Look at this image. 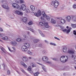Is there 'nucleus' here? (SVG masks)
<instances>
[{
    "label": "nucleus",
    "instance_id": "72a5a7b5",
    "mask_svg": "<svg viewBox=\"0 0 76 76\" xmlns=\"http://www.w3.org/2000/svg\"><path fill=\"white\" fill-rule=\"evenodd\" d=\"M71 26L73 28H76V24H72Z\"/></svg>",
    "mask_w": 76,
    "mask_h": 76
},
{
    "label": "nucleus",
    "instance_id": "58836bf2",
    "mask_svg": "<svg viewBox=\"0 0 76 76\" xmlns=\"http://www.w3.org/2000/svg\"><path fill=\"white\" fill-rule=\"evenodd\" d=\"M25 10L26 12L27 13H28L29 12V10L28 9H26Z\"/></svg>",
    "mask_w": 76,
    "mask_h": 76
},
{
    "label": "nucleus",
    "instance_id": "bb28decb",
    "mask_svg": "<svg viewBox=\"0 0 76 76\" xmlns=\"http://www.w3.org/2000/svg\"><path fill=\"white\" fill-rule=\"evenodd\" d=\"M16 40L17 41H18V42H21V41H22V39H21L20 38L17 39H16Z\"/></svg>",
    "mask_w": 76,
    "mask_h": 76
},
{
    "label": "nucleus",
    "instance_id": "8fccbe9b",
    "mask_svg": "<svg viewBox=\"0 0 76 76\" xmlns=\"http://www.w3.org/2000/svg\"><path fill=\"white\" fill-rule=\"evenodd\" d=\"M41 36L43 37H45V35L43 33H42L41 34Z\"/></svg>",
    "mask_w": 76,
    "mask_h": 76
},
{
    "label": "nucleus",
    "instance_id": "f8f14e48",
    "mask_svg": "<svg viewBox=\"0 0 76 76\" xmlns=\"http://www.w3.org/2000/svg\"><path fill=\"white\" fill-rule=\"evenodd\" d=\"M15 13L18 15H21L22 16L23 15V13L21 12H20L19 11H15Z\"/></svg>",
    "mask_w": 76,
    "mask_h": 76
},
{
    "label": "nucleus",
    "instance_id": "a878e982",
    "mask_svg": "<svg viewBox=\"0 0 76 76\" xmlns=\"http://www.w3.org/2000/svg\"><path fill=\"white\" fill-rule=\"evenodd\" d=\"M61 23L64 24V23L66 22V20L64 19H61Z\"/></svg>",
    "mask_w": 76,
    "mask_h": 76
},
{
    "label": "nucleus",
    "instance_id": "5701e85b",
    "mask_svg": "<svg viewBox=\"0 0 76 76\" xmlns=\"http://www.w3.org/2000/svg\"><path fill=\"white\" fill-rule=\"evenodd\" d=\"M31 66L33 67H36V66H37L36 64L34 62H32L31 64Z\"/></svg>",
    "mask_w": 76,
    "mask_h": 76
},
{
    "label": "nucleus",
    "instance_id": "a18cd8bd",
    "mask_svg": "<svg viewBox=\"0 0 76 76\" xmlns=\"http://www.w3.org/2000/svg\"><path fill=\"white\" fill-rule=\"evenodd\" d=\"M54 38L55 39H57V40H58V41H60V39L59 38L56 37H54Z\"/></svg>",
    "mask_w": 76,
    "mask_h": 76
},
{
    "label": "nucleus",
    "instance_id": "6e6d98bb",
    "mask_svg": "<svg viewBox=\"0 0 76 76\" xmlns=\"http://www.w3.org/2000/svg\"><path fill=\"white\" fill-rule=\"evenodd\" d=\"M45 42L46 43H47V44H48L49 43L47 41V40H45Z\"/></svg>",
    "mask_w": 76,
    "mask_h": 76
},
{
    "label": "nucleus",
    "instance_id": "ea45409f",
    "mask_svg": "<svg viewBox=\"0 0 76 76\" xmlns=\"http://www.w3.org/2000/svg\"><path fill=\"white\" fill-rule=\"evenodd\" d=\"M39 24L41 26H44V24L42 22H40L39 23Z\"/></svg>",
    "mask_w": 76,
    "mask_h": 76
},
{
    "label": "nucleus",
    "instance_id": "de8ad7c7",
    "mask_svg": "<svg viewBox=\"0 0 76 76\" xmlns=\"http://www.w3.org/2000/svg\"><path fill=\"white\" fill-rule=\"evenodd\" d=\"M23 66L25 67V68H27V67H28L27 65H26V64H25L23 65Z\"/></svg>",
    "mask_w": 76,
    "mask_h": 76
},
{
    "label": "nucleus",
    "instance_id": "c756f323",
    "mask_svg": "<svg viewBox=\"0 0 76 76\" xmlns=\"http://www.w3.org/2000/svg\"><path fill=\"white\" fill-rule=\"evenodd\" d=\"M28 29L29 30H30V31H31L32 32H33V33H35V32H34V30L33 29H31V28H28Z\"/></svg>",
    "mask_w": 76,
    "mask_h": 76
},
{
    "label": "nucleus",
    "instance_id": "4be33fe9",
    "mask_svg": "<svg viewBox=\"0 0 76 76\" xmlns=\"http://www.w3.org/2000/svg\"><path fill=\"white\" fill-rule=\"evenodd\" d=\"M63 51L64 53H66L67 51V48L66 47H64Z\"/></svg>",
    "mask_w": 76,
    "mask_h": 76
},
{
    "label": "nucleus",
    "instance_id": "473e14b6",
    "mask_svg": "<svg viewBox=\"0 0 76 76\" xmlns=\"http://www.w3.org/2000/svg\"><path fill=\"white\" fill-rule=\"evenodd\" d=\"M46 18L47 20L48 21L50 20L51 19V18L49 16H47Z\"/></svg>",
    "mask_w": 76,
    "mask_h": 76
},
{
    "label": "nucleus",
    "instance_id": "f03ea898",
    "mask_svg": "<svg viewBox=\"0 0 76 76\" xmlns=\"http://www.w3.org/2000/svg\"><path fill=\"white\" fill-rule=\"evenodd\" d=\"M58 4H59V2H58V1L56 0L52 1L51 3V4L52 5V6H54L55 8H57V7Z\"/></svg>",
    "mask_w": 76,
    "mask_h": 76
},
{
    "label": "nucleus",
    "instance_id": "f257e3e1",
    "mask_svg": "<svg viewBox=\"0 0 76 76\" xmlns=\"http://www.w3.org/2000/svg\"><path fill=\"white\" fill-rule=\"evenodd\" d=\"M60 60L62 63H65L68 60V57L66 56H62L60 58Z\"/></svg>",
    "mask_w": 76,
    "mask_h": 76
},
{
    "label": "nucleus",
    "instance_id": "9d476101",
    "mask_svg": "<svg viewBox=\"0 0 76 76\" xmlns=\"http://www.w3.org/2000/svg\"><path fill=\"white\" fill-rule=\"evenodd\" d=\"M21 50L23 51H24V52H26V51H27L28 50V48H27L24 45L21 48Z\"/></svg>",
    "mask_w": 76,
    "mask_h": 76
},
{
    "label": "nucleus",
    "instance_id": "f3484780",
    "mask_svg": "<svg viewBox=\"0 0 76 76\" xmlns=\"http://www.w3.org/2000/svg\"><path fill=\"white\" fill-rule=\"evenodd\" d=\"M22 20L24 23H26V22L28 21V18L26 17H24L23 19Z\"/></svg>",
    "mask_w": 76,
    "mask_h": 76
},
{
    "label": "nucleus",
    "instance_id": "13d9d810",
    "mask_svg": "<svg viewBox=\"0 0 76 76\" xmlns=\"http://www.w3.org/2000/svg\"><path fill=\"white\" fill-rule=\"evenodd\" d=\"M42 20H44V17H41L40 18Z\"/></svg>",
    "mask_w": 76,
    "mask_h": 76
},
{
    "label": "nucleus",
    "instance_id": "e433bc0d",
    "mask_svg": "<svg viewBox=\"0 0 76 76\" xmlns=\"http://www.w3.org/2000/svg\"><path fill=\"white\" fill-rule=\"evenodd\" d=\"M50 45H53L54 46H56V44L53 42H50Z\"/></svg>",
    "mask_w": 76,
    "mask_h": 76
},
{
    "label": "nucleus",
    "instance_id": "5fc2aeb1",
    "mask_svg": "<svg viewBox=\"0 0 76 76\" xmlns=\"http://www.w3.org/2000/svg\"><path fill=\"white\" fill-rule=\"evenodd\" d=\"M7 73L8 75H10V71H8L7 72Z\"/></svg>",
    "mask_w": 76,
    "mask_h": 76
},
{
    "label": "nucleus",
    "instance_id": "69168bd1",
    "mask_svg": "<svg viewBox=\"0 0 76 76\" xmlns=\"http://www.w3.org/2000/svg\"><path fill=\"white\" fill-rule=\"evenodd\" d=\"M16 71L18 73V74H19V75H20V72H19L18 71Z\"/></svg>",
    "mask_w": 76,
    "mask_h": 76
},
{
    "label": "nucleus",
    "instance_id": "2f4dec72",
    "mask_svg": "<svg viewBox=\"0 0 76 76\" xmlns=\"http://www.w3.org/2000/svg\"><path fill=\"white\" fill-rule=\"evenodd\" d=\"M2 39L4 40H8L9 39H8V37H3L2 38Z\"/></svg>",
    "mask_w": 76,
    "mask_h": 76
},
{
    "label": "nucleus",
    "instance_id": "aec40b11",
    "mask_svg": "<svg viewBox=\"0 0 76 76\" xmlns=\"http://www.w3.org/2000/svg\"><path fill=\"white\" fill-rule=\"evenodd\" d=\"M51 22L52 23L54 24L56 23V20H55L53 19V18H52Z\"/></svg>",
    "mask_w": 76,
    "mask_h": 76
},
{
    "label": "nucleus",
    "instance_id": "20e7f679",
    "mask_svg": "<svg viewBox=\"0 0 76 76\" xmlns=\"http://www.w3.org/2000/svg\"><path fill=\"white\" fill-rule=\"evenodd\" d=\"M34 15L37 17H39V16H41V11L39 10L37 13H34Z\"/></svg>",
    "mask_w": 76,
    "mask_h": 76
},
{
    "label": "nucleus",
    "instance_id": "338daca9",
    "mask_svg": "<svg viewBox=\"0 0 76 76\" xmlns=\"http://www.w3.org/2000/svg\"><path fill=\"white\" fill-rule=\"evenodd\" d=\"M27 34L28 35H29L30 34V32H28V33H27Z\"/></svg>",
    "mask_w": 76,
    "mask_h": 76
},
{
    "label": "nucleus",
    "instance_id": "0eeeda50",
    "mask_svg": "<svg viewBox=\"0 0 76 76\" xmlns=\"http://www.w3.org/2000/svg\"><path fill=\"white\" fill-rule=\"evenodd\" d=\"M21 7L20 8V7H19V8L18 9L19 10H20L21 9H22V10L24 11L26 10V7L25 5L24 4H22L21 5Z\"/></svg>",
    "mask_w": 76,
    "mask_h": 76
},
{
    "label": "nucleus",
    "instance_id": "e2e57ef3",
    "mask_svg": "<svg viewBox=\"0 0 76 76\" xmlns=\"http://www.w3.org/2000/svg\"><path fill=\"white\" fill-rule=\"evenodd\" d=\"M29 71V73H33V71L30 70V71Z\"/></svg>",
    "mask_w": 76,
    "mask_h": 76
},
{
    "label": "nucleus",
    "instance_id": "6ab92c4d",
    "mask_svg": "<svg viewBox=\"0 0 76 76\" xmlns=\"http://www.w3.org/2000/svg\"><path fill=\"white\" fill-rule=\"evenodd\" d=\"M44 25L45 26V28H49V26L47 23H45Z\"/></svg>",
    "mask_w": 76,
    "mask_h": 76
},
{
    "label": "nucleus",
    "instance_id": "39448f33",
    "mask_svg": "<svg viewBox=\"0 0 76 76\" xmlns=\"http://www.w3.org/2000/svg\"><path fill=\"white\" fill-rule=\"evenodd\" d=\"M22 60L23 61H24L25 62H27V61H28V58L27 56H23L22 57Z\"/></svg>",
    "mask_w": 76,
    "mask_h": 76
},
{
    "label": "nucleus",
    "instance_id": "bf43d9fd",
    "mask_svg": "<svg viewBox=\"0 0 76 76\" xmlns=\"http://www.w3.org/2000/svg\"><path fill=\"white\" fill-rule=\"evenodd\" d=\"M0 31H1V32H3V30L1 28H0Z\"/></svg>",
    "mask_w": 76,
    "mask_h": 76
},
{
    "label": "nucleus",
    "instance_id": "0e129e2a",
    "mask_svg": "<svg viewBox=\"0 0 76 76\" xmlns=\"http://www.w3.org/2000/svg\"><path fill=\"white\" fill-rule=\"evenodd\" d=\"M1 3H3L4 2V1H0Z\"/></svg>",
    "mask_w": 76,
    "mask_h": 76
},
{
    "label": "nucleus",
    "instance_id": "09e8293b",
    "mask_svg": "<svg viewBox=\"0 0 76 76\" xmlns=\"http://www.w3.org/2000/svg\"><path fill=\"white\" fill-rule=\"evenodd\" d=\"M38 31L39 34H40V35H41V34H42V31L40 30H38Z\"/></svg>",
    "mask_w": 76,
    "mask_h": 76
},
{
    "label": "nucleus",
    "instance_id": "49530a36",
    "mask_svg": "<svg viewBox=\"0 0 76 76\" xmlns=\"http://www.w3.org/2000/svg\"><path fill=\"white\" fill-rule=\"evenodd\" d=\"M73 8L74 9L76 8V4H74L73 5Z\"/></svg>",
    "mask_w": 76,
    "mask_h": 76
},
{
    "label": "nucleus",
    "instance_id": "4c0bfd02",
    "mask_svg": "<svg viewBox=\"0 0 76 76\" xmlns=\"http://www.w3.org/2000/svg\"><path fill=\"white\" fill-rule=\"evenodd\" d=\"M1 49L4 53H5V49L4 48L2 47L1 48Z\"/></svg>",
    "mask_w": 76,
    "mask_h": 76
},
{
    "label": "nucleus",
    "instance_id": "37998d69",
    "mask_svg": "<svg viewBox=\"0 0 76 76\" xmlns=\"http://www.w3.org/2000/svg\"><path fill=\"white\" fill-rule=\"evenodd\" d=\"M8 48L9 50L10 51V52H11V53L13 52V50H10V48L8 47Z\"/></svg>",
    "mask_w": 76,
    "mask_h": 76
},
{
    "label": "nucleus",
    "instance_id": "603ef678",
    "mask_svg": "<svg viewBox=\"0 0 76 76\" xmlns=\"http://www.w3.org/2000/svg\"><path fill=\"white\" fill-rule=\"evenodd\" d=\"M58 60V58H53V60H55V61H57V60Z\"/></svg>",
    "mask_w": 76,
    "mask_h": 76
},
{
    "label": "nucleus",
    "instance_id": "774afa93",
    "mask_svg": "<svg viewBox=\"0 0 76 76\" xmlns=\"http://www.w3.org/2000/svg\"><path fill=\"white\" fill-rule=\"evenodd\" d=\"M66 28L67 29H69V26H67L66 27Z\"/></svg>",
    "mask_w": 76,
    "mask_h": 76
},
{
    "label": "nucleus",
    "instance_id": "c9c22d12",
    "mask_svg": "<svg viewBox=\"0 0 76 76\" xmlns=\"http://www.w3.org/2000/svg\"><path fill=\"white\" fill-rule=\"evenodd\" d=\"M28 53L30 55H32V53L29 50H28Z\"/></svg>",
    "mask_w": 76,
    "mask_h": 76
},
{
    "label": "nucleus",
    "instance_id": "7ed1b4c3",
    "mask_svg": "<svg viewBox=\"0 0 76 76\" xmlns=\"http://www.w3.org/2000/svg\"><path fill=\"white\" fill-rule=\"evenodd\" d=\"M42 60L43 61L46 62V63H48V64H50L51 62L49 61H48V58L47 56L43 57L42 58Z\"/></svg>",
    "mask_w": 76,
    "mask_h": 76
},
{
    "label": "nucleus",
    "instance_id": "393cba45",
    "mask_svg": "<svg viewBox=\"0 0 76 76\" xmlns=\"http://www.w3.org/2000/svg\"><path fill=\"white\" fill-rule=\"evenodd\" d=\"M40 73L38 72H36L35 73H34L33 74V75H34L35 76H38V75H39Z\"/></svg>",
    "mask_w": 76,
    "mask_h": 76
},
{
    "label": "nucleus",
    "instance_id": "a19ab883",
    "mask_svg": "<svg viewBox=\"0 0 76 76\" xmlns=\"http://www.w3.org/2000/svg\"><path fill=\"white\" fill-rule=\"evenodd\" d=\"M2 66H3L4 69H5V67H6V64H2Z\"/></svg>",
    "mask_w": 76,
    "mask_h": 76
},
{
    "label": "nucleus",
    "instance_id": "9b49d317",
    "mask_svg": "<svg viewBox=\"0 0 76 76\" xmlns=\"http://www.w3.org/2000/svg\"><path fill=\"white\" fill-rule=\"evenodd\" d=\"M11 43L13 46H17L18 45V43L15 41H11Z\"/></svg>",
    "mask_w": 76,
    "mask_h": 76
},
{
    "label": "nucleus",
    "instance_id": "dca6fc26",
    "mask_svg": "<svg viewBox=\"0 0 76 76\" xmlns=\"http://www.w3.org/2000/svg\"><path fill=\"white\" fill-rule=\"evenodd\" d=\"M72 20L74 22H76V16H72Z\"/></svg>",
    "mask_w": 76,
    "mask_h": 76
},
{
    "label": "nucleus",
    "instance_id": "a211bd4d",
    "mask_svg": "<svg viewBox=\"0 0 76 76\" xmlns=\"http://www.w3.org/2000/svg\"><path fill=\"white\" fill-rule=\"evenodd\" d=\"M40 40L38 39H36L34 40L33 42L34 43L36 44V43H37V42H38Z\"/></svg>",
    "mask_w": 76,
    "mask_h": 76
},
{
    "label": "nucleus",
    "instance_id": "4468645a",
    "mask_svg": "<svg viewBox=\"0 0 76 76\" xmlns=\"http://www.w3.org/2000/svg\"><path fill=\"white\" fill-rule=\"evenodd\" d=\"M66 19L67 22H70L71 20V17L68 16L66 17Z\"/></svg>",
    "mask_w": 76,
    "mask_h": 76
},
{
    "label": "nucleus",
    "instance_id": "f704fd0d",
    "mask_svg": "<svg viewBox=\"0 0 76 76\" xmlns=\"http://www.w3.org/2000/svg\"><path fill=\"white\" fill-rule=\"evenodd\" d=\"M42 53L43 54H47V51L44 50H43Z\"/></svg>",
    "mask_w": 76,
    "mask_h": 76
},
{
    "label": "nucleus",
    "instance_id": "412c9836",
    "mask_svg": "<svg viewBox=\"0 0 76 76\" xmlns=\"http://www.w3.org/2000/svg\"><path fill=\"white\" fill-rule=\"evenodd\" d=\"M42 14L43 15V17H44V18H46V17H47V15H46V14H45V12L44 11L42 12Z\"/></svg>",
    "mask_w": 76,
    "mask_h": 76
},
{
    "label": "nucleus",
    "instance_id": "6e6552de",
    "mask_svg": "<svg viewBox=\"0 0 76 76\" xmlns=\"http://www.w3.org/2000/svg\"><path fill=\"white\" fill-rule=\"evenodd\" d=\"M12 7L15 9H19V6L18 4H16L13 3L12 4Z\"/></svg>",
    "mask_w": 76,
    "mask_h": 76
},
{
    "label": "nucleus",
    "instance_id": "423d86ee",
    "mask_svg": "<svg viewBox=\"0 0 76 76\" xmlns=\"http://www.w3.org/2000/svg\"><path fill=\"white\" fill-rule=\"evenodd\" d=\"M2 7L4 8V9H7L9 10V7L8 6V4H4L3 5H2Z\"/></svg>",
    "mask_w": 76,
    "mask_h": 76
},
{
    "label": "nucleus",
    "instance_id": "c03bdc74",
    "mask_svg": "<svg viewBox=\"0 0 76 76\" xmlns=\"http://www.w3.org/2000/svg\"><path fill=\"white\" fill-rule=\"evenodd\" d=\"M27 69L28 71H31V68L30 66H29Z\"/></svg>",
    "mask_w": 76,
    "mask_h": 76
},
{
    "label": "nucleus",
    "instance_id": "1a4fd4ad",
    "mask_svg": "<svg viewBox=\"0 0 76 76\" xmlns=\"http://www.w3.org/2000/svg\"><path fill=\"white\" fill-rule=\"evenodd\" d=\"M72 29V28L70 27L69 29H64L62 30V31L64 32H66V33L68 34V33H69L70 32V30Z\"/></svg>",
    "mask_w": 76,
    "mask_h": 76
},
{
    "label": "nucleus",
    "instance_id": "680f3d73",
    "mask_svg": "<svg viewBox=\"0 0 76 76\" xmlns=\"http://www.w3.org/2000/svg\"><path fill=\"white\" fill-rule=\"evenodd\" d=\"M42 29H43V30H45V27H42Z\"/></svg>",
    "mask_w": 76,
    "mask_h": 76
},
{
    "label": "nucleus",
    "instance_id": "052dcab7",
    "mask_svg": "<svg viewBox=\"0 0 76 76\" xmlns=\"http://www.w3.org/2000/svg\"><path fill=\"white\" fill-rule=\"evenodd\" d=\"M42 69L45 72H46V69H45L44 68L42 67Z\"/></svg>",
    "mask_w": 76,
    "mask_h": 76
},
{
    "label": "nucleus",
    "instance_id": "c85d7f7f",
    "mask_svg": "<svg viewBox=\"0 0 76 76\" xmlns=\"http://www.w3.org/2000/svg\"><path fill=\"white\" fill-rule=\"evenodd\" d=\"M21 71H22V72H23V73H25V74H26V75L27 76H29V75H28V74H27V73L25 72V71H24V70L23 69H21Z\"/></svg>",
    "mask_w": 76,
    "mask_h": 76
},
{
    "label": "nucleus",
    "instance_id": "3c124183",
    "mask_svg": "<svg viewBox=\"0 0 76 76\" xmlns=\"http://www.w3.org/2000/svg\"><path fill=\"white\" fill-rule=\"evenodd\" d=\"M42 46V45L41 44H40L38 45V47H41Z\"/></svg>",
    "mask_w": 76,
    "mask_h": 76
},
{
    "label": "nucleus",
    "instance_id": "4d7b16f0",
    "mask_svg": "<svg viewBox=\"0 0 76 76\" xmlns=\"http://www.w3.org/2000/svg\"><path fill=\"white\" fill-rule=\"evenodd\" d=\"M12 49H13V50L14 51H15L16 50V48H15L14 47H12Z\"/></svg>",
    "mask_w": 76,
    "mask_h": 76
},
{
    "label": "nucleus",
    "instance_id": "b1692460",
    "mask_svg": "<svg viewBox=\"0 0 76 76\" xmlns=\"http://www.w3.org/2000/svg\"><path fill=\"white\" fill-rule=\"evenodd\" d=\"M23 40H26L28 39V37H27L26 35H24L23 36Z\"/></svg>",
    "mask_w": 76,
    "mask_h": 76
},
{
    "label": "nucleus",
    "instance_id": "2eb2a0df",
    "mask_svg": "<svg viewBox=\"0 0 76 76\" xmlns=\"http://www.w3.org/2000/svg\"><path fill=\"white\" fill-rule=\"evenodd\" d=\"M30 9L31 11H35V8L34 6L31 5L30 6Z\"/></svg>",
    "mask_w": 76,
    "mask_h": 76
},
{
    "label": "nucleus",
    "instance_id": "7c9ffc66",
    "mask_svg": "<svg viewBox=\"0 0 76 76\" xmlns=\"http://www.w3.org/2000/svg\"><path fill=\"white\" fill-rule=\"evenodd\" d=\"M5 34L0 33V37H3L4 36H5Z\"/></svg>",
    "mask_w": 76,
    "mask_h": 76
},
{
    "label": "nucleus",
    "instance_id": "864d4df0",
    "mask_svg": "<svg viewBox=\"0 0 76 76\" xmlns=\"http://www.w3.org/2000/svg\"><path fill=\"white\" fill-rule=\"evenodd\" d=\"M20 3H23V0H20Z\"/></svg>",
    "mask_w": 76,
    "mask_h": 76
},
{
    "label": "nucleus",
    "instance_id": "ddd939ff",
    "mask_svg": "<svg viewBox=\"0 0 76 76\" xmlns=\"http://www.w3.org/2000/svg\"><path fill=\"white\" fill-rule=\"evenodd\" d=\"M23 46L27 48H30V45L27 43H25Z\"/></svg>",
    "mask_w": 76,
    "mask_h": 76
},
{
    "label": "nucleus",
    "instance_id": "79ce46f5",
    "mask_svg": "<svg viewBox=\"0 0 76 76\" xmlns=\"http://www.w3.org/2000/svg\"><path fill=\"white\" fill-rule=\"evenodd\" d=\"M24 64L25 63L23 61H21L20 62V64H21V65H22V66H23Z\"/></svg>",
    "mask_w": 76,
    "mask_h": 76
},
{
    "label": "nucleus",
    "instance_id": "cd10ccee",
    "mask_svg": "<svg viewBox=\"0 0 76 76\" xmlns=\"http://www.w3.org/2000/svg\"><path fill=\"white\" fill-rule=\"evenodd\" d=\"M33 22L31 21H30L28 23V25H33Z\"/></svg>",
    "mask_w": 76,
    "mask_h": 76
}]
</instances>
